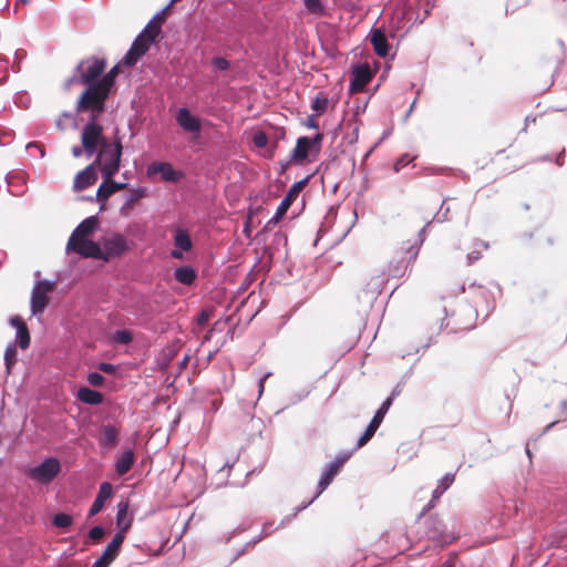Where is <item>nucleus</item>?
Wrapping results in <instances>:
<instances>
[{
	"label": "nucleus",
	"instance_id": "1",
	"mask_svg": "<svg viewBox=\"0 0 567 567\" xmlns=\"http://www.w3.org/2000/svg\"><path fill=\"white\" fill-rule=\"evenodd\" d=\"M117 74V66H113L105 75L100 78L94 84H91L80 96L76 111L94 110L103 113L105 101L109 96L114 79Z\"/></svg>",
	"mask_w": 567,
	"mask_h": 567
},
{
	"label": "nucleus",
	"instance_id": "2",
	"mask_svg": "<svg viewBox=\"0 0 567 567\" xmlns=\"http://www.w3.org/2000/svg\"><path fill=\"white\" fill-rule=\"evenodd\" d=\"M84 111L85 110H82L81 112ZM89 111L91 112V117L82 130L81 142L86 156L92 157L96 153L97 148H103L106 143L103 138V127L96 123L102 113H97L94 110Z\"/></svg>",
	"mask_w": 567,
	"mask_h": 567
},
{
	"label": "nucleus",
	"instance_id": "3",
	"mask_svg": "<svg viewBox=\"0 0 567 567\" xmlns=\"http://www.w3.org/2000/svg\"><path fill=\"white\" fill-rule=\"evenodd\" d=\"M122 143L120 140L106 144L97 154L95 165L102 166L103 177L112 178L120 169L122 157Z\"/></svg>",
	"mask_w": 567,
	"mask_h": 567
},
{
	"label": "nucleus",
	"instance_id": "4",
	"mask_svg": "<svg viewBox=\"0 0 567 567\" xmlns=\"http://www.w3.org/2000/svg\"><path fill=\"white\" fill-rule=\"evenodd\" d=\"M61 472V464L56 457H48L42 463L30 467L27 475L40 484L51 483Z\"/></svg>",
	"mask_w": 567,
	"mask_h": 567
},
{
	"label": "nucleus",
	"instance_id": "5",
	"mask_svg": "<svg viewBox=\"0 0 567 567\" xmlns=\"http://www.w3.org/2000/svg\"><path fill=\"white\" fill-rule=\"evenodd\" d=\"M322 140L323 135L321 133H317L313 137H299L292 157L299 163H302L309 156L317 157L321 150Z\"/></svg>",
	"mask_w": 567,
	"mask_h": 567
},
{
	"label": "nucleus",
	"instance_id": "6",
	"mask_svg": "<svg viewBox=\"0 0 567 567\" xmlns=\"http://www.w3.org/2000/svg\"><path fill=\"white\" fill-rule=\"evenodd\" d=\"M105 69V61L103 59L90 58L83 60L76 68L81 72L80 81L86 84L87 87L94 84Z\"/></svg>",
	"mask_w": 567,
	"mask_h": 567
},
{
	"label": "nucleus",
	"instance_id": "7",
	"mask_svg": "<svg viewBox=\"0 0 567 567\" xmlns=\"http://www.w3.org/2000/svg\"><path fill=\"white\" fill-rule=\"evenodd\" d=\"M175 120L178 126L186 133L198 137L202 133V121L198 116L192 114L187 107H179L176 111Z\"/></svg>",
	"mask_w": 567,
	"mask_h": 567
},
{
	"label": "nucleus",
	"instance_id": "8",
	"mask_svg": "<svg viewBox=\"0 0 567 567\" xmlns=\"http://www.w3.org/2000/svg\"><path fill=\"white\" fill-rule=\"evenodd\" d=\"M66 250L74 251L85 258H99L102 256V248L89 238H78L74 241H72V238H69Z\"/></svg>",
	"mask_w": 567,
	"mask_h": 567
},
{
	"label": "nucleus",
	"instance_id": "9",
	"mask_svg": "<svg viewBox=\"0 0 567 567\" xmlns=\"http://www.w3.org/2000/svg\"><path fill=\"white\" fill-rule=\"evenodd\" d=\"M52 289L50 281H39L34 285L31 293L30 308L33 315L42 313L48 306V292Z\"/></svg>",
	"mask_w": 567,
	"mask_h": 567
},
{
	"label": "nucleus",
	"instance_id": "10",
	"mask_svg": "<svg viewBox=\"0 0 567 567\" xmlns=\"http://www.w3.org/2000/svg\"><path fill=\"white\" fill-rule=\"evenodd\" d=\"M391 404H392V396L388 398L381 404L379 410L375 412L374 416L370 421L364 433L359 437L355 449H360L361 446L367 444L368 441H370V439L374 435L375 431L379 429L380 424L382 423L384 415L389 411Z\"/></svg>",
	"mask_w": 567,
	"mask_h": 567
},
{
	"label": "nucleus",
	"instance_id": "11",
	"mask_svg": "<svg viewBox=\"0 0 567 567\" xmlns=\"http://www.w3.org/2000/svg\"><path fill=\"white\" fill-rule=\"evenodd\" d=\"M158 32L159 28L150 21L143 32L134 40L131 49L137 54V56L144 55L150 45L154 42Z\"/></svg>",
	"mask_w": 567,
	"mask_h": 567
},
{
	"label": "nucleus",
	"instance_id": "12",
	"mask_svg": "<svg viewBox=\"0 0 567 567\" xmlns=\"http://www.w3.org/2000/svg\"><path fill=\"white\" fill-rule=\"evenodd\" d=\"M125 250L126 240L123 236L117 235L104 241L102 256L99 258L107 261L111 258L121 256Z\"/></svg>",
	"mask_w": 567,
	"mask_h": 567
},
{
	"label": "nucleus",
	"instance_id": "13",
	"mask_svg": "<svg viewBox=\"0 0 567 567\" xmlns=\"http://www.w3.org/2000/svg\"><path fill=\"white\" fill-rule=\"evenodd\" d=\"M372 78L371 70L368 64H358L351 72L350 91L359 92L370 82Z\"/></svg>",
	"mask_w": 567,
	"mask_h": 567
},
{
	"label": "nucleus",
	"instance_id": "14",
	"mask_svg": "<svg viewBox=\"0 0 567 567\" xmlns=\"http://www.w3.org/2000/svg\"><path fill=\"white\" fill-rule=\"evenodd\" d=\"M159 173L162 178L165 182L176 183L178 182L183 174L179 171H176L172 164L165 162H154L147 167V174L154 175Z\"/></svg>",
	"mask_w": 567,
	"mask_h": 567
},
{
	"label": "nucleus",
	"instance_id": "15",
	"mask_svg": "<svg viewBox=\"0 0 567 567\" xmlns=\"http://www.w3.org/2000/svg\"><path fill=\"white\" fill-rule=\"evenodd\" d=\"M307 179H302L297 182L287 193V195L284 197V199L280 202V204L277 206L276 213L270 219V223L277 224L287 213L288 208L290 207L293 197L303 187Z\"/></svg>",
	"mask_w": 567,
	"mask_h": 567
},
{
	"label": "nucleus",
	"instance_id": "16",
	"mask_svg": "<svg viewBox=\"0 0 567 567\" xmlns=\"http://www.w3.org/2000/svg\"><path fill=\"white\" fill-rule=\"evenodd\" d=\"M174 249L171 251L172 257L176 259L183 258V251L192 249L193 244L188 233L177 228L174 234Z\"/></svg>",
	"mask_w": 567,
	"mask_h": 567
},
{
	"label": "nucleus",
	"instance_id": "17",
	"mask_svg": "<svg viewBox=\"0 0 567 567\" xmlns=\"http://www.w3.org/2000/svg\"><path fill=\"white\" fill-rule=\"evenodd\" d=\"M125 187L126 183L114 182L111 178L104 177L103 183L99 186L96 192V200L101 204V208H103L111 195Z\"/></svg>",
	"mask_w": 567,
	"mask_h": 567
},
{
	"label": "nucleus",
	"instance_id": "18",
	"mask_svg": "<svg viewBox=\"0 0 567 567\" xmlns=\"http://www.w3.org/2000/svg\"><path fill=\"white\" fill-rule=\"evenodd\" d=\"M340 472L337 463H329L324 471L322 472L319 482H318V491L316 495L303 506L310 505L332 482L333 477Z\"/></svg>",
	"mask_w": 567,
	"mask_h": 567
},
{
	"label": "nucleus",
	"instance_id": "19",
	"mask_svg": "<svg viewBox=\"0 0 567 567\" xmlns=\"http://www.w3.org/2000/svg\"><path fill=\"white\" fill-rule=\"evenodd\" d=\"M455 480L454 473H446L439 482L435 489L432 492V498L427 503L425 509L433 508L439 502L440 497L450 488Z\"/></svg>",
	"mask_w": 567,
	"mask_h": 567
},
{
	"label": "nucleus",
	"instance_id": "20",
	"mask_svg": "<svg viewBox=\"0 0 567 567\" xmlns=\"http://www.w3.org/2000/svg\"><path fill=\"white\" fill-rule=\"evenodd\" d=\"M95 166L96 165L93 163L75 175V178H74V189L75 190H83L96 182V174L94 171Z\"/></svg>",
	"mask_w": 567,
	"mask_h": 567
},
{
	"label": "nucleus",
	"instance_id": "21",
	"mask_svg": "<svg viewBox=\"0 0 567 567\" xmlns=\"http://www.w3.org/2000/svg\"><path fill=\"white\" fill-rule=\"evenodd\" d=\"M113 487L109 482H103L100 485L99 493L89 511L90 516L99 514L105 504V501L111 497Z\"/></svg>",
	"mask_w": 567,
	"mask_h": 567
},
{
	"label": "nucleus",
	"instance_id": "22",
	"mask_svg": "<svg viewBox=\"0 0 567 567\" xmlns=\"http://www.w3.org/2000/svg\"><path fill=\"white\" fill-rule=\"evenodd\" d=\"M10 324L17 329L16 343L22 350H25L30 344V334L27 324L19 317H12Z\"/></svg>",
	"mask_w": 567,
	"mask_h": 567
},
{
	"label": "nucleus",
	"instance_id": "23",
	"mask_svg": "<svg viewBox=\"0 0 567 567\" xmlns=\"http://www.w3.org/2000/svg\"><path fill=\"white\" fill-rule=\"evenodd\" d=\"M97 218L94 216L87 217L82 220L71 234L72 241L78 238H87L96 228Z\"/></svg>",
	"mask_w": 567,
	"mask_h": 567
},
{
	"label": "nucleus",
	"instance_id": "24",
	"mask_svg": "<svg viewBox=\"0 0 567 567\" xmlns=\"http://www.w3.org/2000/svg\"><path fill=\"white\" fill-rule=\"evenodd\" d=\"M371 43L379 56L385 58L389 54V45L385 34L380 29H374L370 34Z\"/></svg>",
	"mask_w": 567,
	"mask_h": 567
},
{
	"label": "nucleus",
	"instance_id": "25",
	"mask_svg": "<svg viewBox=\"0 0 567 567\" xmlns=\"http://www.w3.org/2000/svg\"><path fill=\"white\" fill-rule=\"evenodd\" d=\"M134 460H135V456H134L133 450L128 449V450L124 451L122 454H120V456L116 460V463H115L116 473L120 476L125 475L133 466Z\"/></svg>",
	"mask_w": 567,
	"mask_h": 567
},
{
	"label": "nucleus",
	"instance_id": "26",
	"mask_svg": "<svg viewBox=\"0 0 567 567\" xmlns=\"http://www.w3.org/2000/svg\"><path fill=\"white\" fill-rule=\"evenodd\" d=\"M78 399L86 404L96 405L102 403L103 395L90 388H80L78 391Z\"/></svg>",
	"mask_w": 567,
	"mask_h": 567
},
{
	"label": "nucleus",
	"instance_id": "27",
	"mask_svg": "<svg viewBox=\"0 0 567 567\" xmlns=\"http://www.w3.org/2000/svg\"><path fill=\"white\" fill-rule=\"evenodd\" d=\"M146 194V189L143 187H136L131 189L130 195L126 197L124 204L122 205L120 213L124 216L128 214V212L133 208L135 202L140 198L144 197Z\"/></svg>",
	"mask_w": 567,
	"mask_h": 567
},
{
	"label": "nucleus",
	"instance_id": "28",
	"mask_svg": "<svg viewBox=\"0 0 567 567\" xmlns=\"http://www.w3.org/2000/svg\"><path fill=\"white\" fill-rule=\"evenodd\" d=\"M476 291H477V295H478L482 299H484V301H485V306H481V305H480V302H477V301H476V302H475V311H476V313L482 312V313H484L485 316H488V315H489V312H491V311L493 310V308H494V302H493V300H491V299H489L491 295H489V292H488L487 290H485L483 287H478V288L476 289Z\"/></svg>",
	"mask_w": 567,
	"mask_h": 567
},
{
	"label": "nucleus",
	"instance_id": "29",
	"mask_svg": "<svg viewBox=\"0 0 567 567\" xmlns=\"http://www.w3.org/2000/svg\"><path fill=\"white\" fill-rule=\"evenodd\" d=\"M175 279L183 285H190L196 278L195 270L189 266L178 267L174 271Z\"/></svg>",
	"mask_w": 567,
	"mask_h": 567
},
{
	"label": "nucleus",
	"instance_id": "30",
	"mask_svg": "<svg viewBox=\"0 0 567 567\" xmlns=\"http://www.w3.org/2000/svg\"><path fill=\"white\" fill-rule=\"evenodd\" d=\"M123 540H124L123 534L117 533L113 537V539L110 542V544L107 545V547L103 554V557L106 558L109 561H112L116 557Z\"/></svg>",
	"mask_w": 567,
	"mask_h": 567
},
{
	"label": "nucleus",
	"instance_id": "31",
	"mask_svg": "<svg viewBox=\"0 0 567 567\" xmlns=\"http://www.w3.org/2000/svg\"><path fill=\"white\" fill-rule=\"evenodd\" d=\"M102 446L114 447L117 444V431L114 426L107 425L102 430V437L100 441Z\"/></svg>",
	"mask_w": 567,
	"mask_h": 567
},
{
	"label": "nucleus",
	"instance_id": "32",
	"mask_svg": "<svg viewBox=\"0 0 567 567\" xmlns=\"http://www.w3.org/2000/svg\"><path fill=\"white\" fill-rule=\"evenodd\" d=\"M487 248H488V243H485L482 240H476L474 243V250L468 252L466 256L468 264L471 265V264L475 262L476 260H478L481 258L482 251L486 250Z\"/></svg>",
	"mask_w": 567,
	"mask_h": 567
},
{
	"label": "nucleus",
	"instance_id": "33",
	"mask_svg": "<svg viewBox=\"0 0 567 567\" xmlns=\"http://www.w3.org/2000/svg\"><path fill=\"white\" fill-rule=\"evenodd\" d=\"M17 362V348L16 343L9 344L4 351V363L7 372L9 373L11 367Z\"/></svg>",
	"mask_w": 567,
	"mask_h": 567
},
{
	"label": "nucleus",
	"instance_id": "34",
	"mask_svg": "<svg viewBox=\"0 0 567 567\" xmlns=\"http://www.w3.org/2000/svg\"><path fill=\"white\" fill-rule=\"evenodd\" d=\"M72 522V516L65 513H59L53 517V525L59 528H68Z\"/></svg>",
	"mask_w": 567,
	"mask_h": 567
},
{
	"label": "nucleus",
	"instance_id": "35",
	"mask_svg": "<svg viewBox=\"0 0 567 567\" xmlns=\"http://www.w3.org/2000/svg\"><path fill=\"white\" fill-rule=\"evenodd\" d=\"M305 7L311 13L319 14L323 11L320 0H303Z\"/></svg>",
	"mask_w": 567,
	"mask_h": 567
},
{
	"label": "nucleus",
	"instance_id": "36",
	"mask_svg": "<svg viewBox=\"0 0 567 567\" xmlns=\"http://www.w3.org/2000/svg\"><path fill=\"white\" fill-rule=\"evenodd\" d=\"M327 107H328V99H326V97L320 99L317 96L311 103V109L319 114L326 112Z\"/></svg>",
	"mask_w": 567,
	"mask_h": 567
},
{
	"label": "nucleus",
	"instance_id": "37",
	"mask_svg": "<svg viewBox=\"0 0 567 567\" xmlns=\"http://www.w3.org/2000/svg\"><path fill=\"white\" fill-rule=\"evenodd\" d=\"M414 161V157L411 156L410 154H403L400 158L396 159V162L394 163V171L398 173L400 172L403 167H405L406 165H409L410 163H412Z\"/></svg>",
	"mask_w": 567,
	"mask_h": 567
},
{
	"label": "nucleus",
	"instance_id": "38",
	"mask_svg": "<svg viewBox=\"0 0 567 567\" xmlns=\"http://www.w3.org/2000/svg\"><path fill=\"white\" fill-rule=\"evenodd\" d=\"M25 150L31 156H38L39 158H42L44 156V151L35 142L28 143Z\"/></svg>",
	"mask_w": 567,
	"mask_h": 567
},
{
	"label": "nucleus",
	"instance_id": "39",
	"mask_svg": "<svg viewBox=\"0 0 567 567\" xmlns=\"http://www.w3.org/2000/svg\"><path fill=\"white\" fill-rule=\"evenodd\" d=\"M9 74V61L0 55V83H2Z\"/></svg>",
	"mask_w": 567,
	"mask_h": 567
},
{
	"label": "nucleus",
	"instance_id": "40",
	"mask_svg": "<svg viewBox=\"0 0 567 567\" xmlns=\"http://www.w3.org/2000/svg\"><path fill=\"white\" fill-rule=\"evenodd\" d=\"M140 58L141 56H137V54L130 48V50L123 58V64L132 66L137 62Z\"/></svg>",
	"mask_w": 567,
	"mask_h": 567
},
{
	"label": "nucleus",
	"instance_id": "41",
	"mask_svg": "<svg viewBox=\"0 0 567 567\" xmlns=\"http://www.w3.org/2000/svg\"><path fill=\"white\" fill-rule=\"evenodd\" d=\"M25 55H27L25 52L21 51V50H17L14 52V62H13V65H12V71L13 72H20V70H21L20 63L25 58Z\"/></svg>",
	"mask_w": 567,
	"mask_h": 567
},
{
	"label": "nucleus",
	"instance_id": "42",
	"mask_svg": "<svg viewBox=\"0 0 567 567\" xmlns=\"http://www.w3.org/2000/svg\"><path fill=\"white\" fill-rule=\"evenodd\" d=\"M87 381L91 385L99 386L104 382V377L97 372H91L87 375Z\"/></svg>",
	"mask_w": 567,
	"mask_h": 567
},
{
	"label": "nucleus",
	"instance_id": "43",
	"mask_svg": "<svg viewBox=\"0 0 567 567\" xmlns=\"http://www.w3.org/2000/svg\"><path fill=\"white\" fill-rule=\"evenodd\" d=\"M212 64L220 71L227 70L229 66L228 61L225 58L216 56L212 60Z\"/></svg>",
	"mask_w": 567,
	"mask_h": 567
},
{
	"label": "nucleus",
	"instance_id": "44",
	"mask_svg": "<svg viewBox=\"0 0 567 567\" xmlns=\"http://www.w3.org/2000/svg\"><path fill=\"white\" fill-rule=\"evenodd\" d=\"M115 339L121 343H128L132 341V334L126 330L117 331Z\"/></svg>",
	"mask_w": 567,
	"mask_h": 567
},
{
	"label": "nucleus",
	"instance_id": "45",
	"mask_svg": "<svg viewBox=\"0 0 567 567\" xmlns=\"http://www.w3.org/2000/svg\"><path fill=\"white\" fill-rule=\"evenodd\" d=\"M104 530L101 526H94L90 529L89 536L92 540H99L103 537Z\"/></svg>",
	"mask_w": 567,
	"mask_h": 567
},
{
	"label": "nucleus",
	"instance_id": "46",
	"mask_svg": "<svg viewBox=\"0 0 567 567\" xmlns=\"http://www.w3.org/2000/svg\"><path fill=\"white\" fill-rule=\"evenodd\" d=\"M272 530H274L272 529V524H270V523L264 524L261 535L259 537H257V538H254L250 543L256 544L262 537L270 535L272 533Z\"/></svg>",
	"mask_w": 567,
	"mask_h": 567
},
{
	"label": "nucleus",
	"instance_id": "47",
	"mask_svg": "<svg viewBox=\"0 0 567 567\" xmlns=\"http://www.w3.org/2000/svg\"><path fill=\"white\" fill-rule=\"evenodd\" d=\"M97 369L102 372L112 374L116 371V367L112 363L101 362L97 364Z\"/></svg>",
	"mask_w": 567,
	"mask_h": 567
},
{
	"label": "nucleus",
	"instance_id": "48",
	"mask_svg": "<svg viewBox=\"0 0 567 567\" xmlns=\"http://www.w3.org/2000/svg\"><path fill=\"white\" fill-rule=\"evenodd\" d=\"M254 143L258 147H264L267 144V137L264 133H257L254 136Z\"/></svg>",
	"mask_w": 567,
	"mask_h": 567
},
{
	"label": "nucleus",
	"instance_id": "49",
	"mask_svg": "<svg viewBox=\"0 0 567 567\" xmlns=\"http://www.w3.org/2000/svg\"><path fill=\"white\" fill-rule=\"evenodd\" d=\"M271 375V372L265 373L258 382V399L261 398L264 390H265V381Z\"/></svg>",
	"mask_w": 567,
	"mask_h": 567
},
{
	"label": "nucleus",
	"instance_id": "50",
	"mask_svg": "<svg viewBox=\"0 0 567 567\" xmlns=\"http://www.w3.org/2000/svg\"><path fill=\"white\" fill-rule=\"evenodd\" d=\"M350 456H351V453H344V454L338 455L336 457V460L332 461L331 463H337L338 468L341 470V467L349 460Z\"/></svg>",
	"mask_w": 567,
	"mask_h": 567
},
{
	"label": "nucleus",
	"instance_id": "51",
	"mask_svg": "<svg viewBox=\"0 0 567 567\" xmlns=\"http://www.w3.org/2000/svg\"><path fill=\"white\" fill-rule=\"evenodd\" d=\"M110 563L111 561L102 556L94 563L93 567H109Z\"/></svg>",
	"mask_w": 567,
	"mask_h": 567
},
{
	"label": "nucleus",
	"instance_id": "52",
	"mask_svg": "<svg viewBox=\"0 0 567 567\" xmlns=\"http://www.w3.org/2000/svg\"><path fill=\"white\" fill-rule=\"evenodd\" d=\"M127 506L125 504H120L118 511L116 514L117 522L120 523L122 519V516L126 514Z\"/></svg>",
	"mask_w": 567,
	"mask_h": 567
},
{
	"label": "nucleus",
	"instance_id": "53",
	"mask_svg": "<svg viewBox=\"0 0 567 567\" xmlns=\"http://www.w3.org/2000/svg\"><path fill=\"white\" fill-rule=\"evenodd\" d=\"M83 153H85L83 146L82 147H80V146L72 147V154L74 157H80Z\"/></svg>",
	"mask_w": 567,
	"mask_h": 567
},
{
	"label": "nucleus",
	"instance_id": "54",
	"mask_svg": "<svg viewBox=\"0 0 567 567\" xmlns=\"http://www.w3.org/2000/svg\"><path fill=\"white\" fill-rule=\"evenodd\" d=\"M305 124H306V126H307V127H309V128H318V125H317V123L315 122V120H313V117H312V116L308 117Z\"/></svg>",
	"mask_w": 567,
	"mask_h": 567
},
{
	"label": "nucleus",
	"instance_id": "55",
	"mask_svg": "<svg viewBox=\"0 0 567 567\" xmlns=\"http://www.w3.org/2000/svg\"><path fill=\"white\" fill-rule=\"evenodd\" d=\"M244 233L246 234L247 237H249V233H250V218H248L245 223V226H244Z\"/></svg>",
	"mask_w": 567,
	"mask_h": 567
},
{
	"label": "nucleus",
	"instance_id": "56",
	"mask_svg": "<svg viewBox=\"0 0 567 567\" xmlns=\"http://www.w3.org/2000/svg\"><path fill=\"white\" fill-rule=\"evenodd\" d=\"M402 269H405V266L401 265L400 267L398 266L395 269H390V275L396 276Z\"/></svg>",
	"mask_w": 567,
	"mask_h": 567
},
{
	"label": "nucleus",
	"instance_id": "57",
	"mask_svg": "<svg viewBox=\"0 0 567 567\" xmlns=\"http://www.w3.org/2000/svg\"><path fill=\"white\" fill-rule=\"evenodd\" d=\"M415 104H416V101L414 100V101L412 102L411 106L409 107V110H408L406 114H405V120H406V118L411 115V113L413 112Z\"/></svg>",
	"mask_w": 567,
	"mask_h": 567
},
{
	"label": "nucleus",
	"instance_id": "58",
	"mask_svg": "<svg viewBox=\"0 0 567 567\" xmlns=\"http://www.w3.org/2000/svg\"><path fill=\"white\" fill-rule=\"evenodd\" d=\"M410 252H411L410 259L414 260L416 258V256H417V249H412Z\"/></svg>",
	"mask_w": 567,
	"mask_h": 567
},
{
	"label": "nucleus",
	"instance_id": "59",
	"mask_svg": "<svg viewBox=\"0 0 567 567\" xmlns=\"http://www.w3.org/2000/svg\"><path fill=\"white\" fill-rule=\"evenodd\" d=\"M207 318H208V317H207V315H205V313L203 312V313L200 315V317H199V322H204V321H206V320H207Z\"/></svg>",
	"mask_w": 567,
	"mask_h": 567
},
{
	"label": "nucleus",
	"instance_id": "60",
	"mask_svg": "<svg viewBox=\"0 0 567 567\" xmlns=\"http://www.w3.org/2000/svg\"><path fill=\"white\" fill-rule=\"evenodd\" d=\"M441 567H453V565L450 561H445L441 565Z\"/></svg>",
	"mask_w": 567,
	"mask_h": 567
},
{
	"label": "nucleus",
	"instance_id": "61",
	"mask_svg": "<svg viewBox=\"0 0 567 567\" xmlns=\"http://www.w3.org/2000/svg\"><path fill=\"white\" fill-rule=\"evenodd\" d=\"M74 81H75V79H74V78L70 79V80L68 81L66 85H71Z\"/></svg>",
	"mask_w": 567,
	"mask_h": 567
},
{
	"label": "nucleus",
	"instance_id": "62",
	"mask_svg": "<svg viewBox=\"0 0 567 567\" xmlns=\"http://www.w3.org/2000/svg\"><path fill=\"white\" fill-rule=\"evenodd\" d=\"M555 422H551L550 424H548L545 429V431H547L548 429H550L551 426H554Z\"/></svg>",
	"mask_w": 567,
	"mask_h": 567
},
{
	"label": "nucleus",
	"instance_id": "63",
	"mask_svg": "<svg viewBox=\"0 0 567 567\" xmlns=\"http://www.w3.org/2000/svg\"><path fill=\"white\" fill-rule=\"evenodd\" d=\"M425 234V227H423L421 230H420V236H423Z\"/></svg>",
	"mask_w": 567,
	"mask_h": 567
},
{
	"label": "nucleus",
	"instance_id": "64",
	"mask_svg": "<svg viewBox=\"0 0 567 567\" xmlns=\"http://www.w3.org/2000/svg\"><path fill=\"white\" fill-rule=\"evenodd\" d=\"M159 17H161V12L156 13L154 19H159Z\"/></svg>",
	"mask_w": 567,
	"mask_h": 567
}]
</instances>
